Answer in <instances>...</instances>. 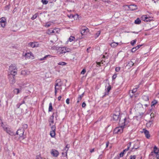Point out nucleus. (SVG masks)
I'll return each mask as SVG.
<instances>
[{
    "label": "nucleus",
    "mask_w": 159,
    "mask_h": 159,
    "mask_svg": "<svg viewBox=\"0 0 159 159\" xmlns=\"http://www.w3.org/2000/svg\"><path fill=\"white\" fill-rule=\"evenodd\" d=\"M126 119L124 118L122 121L119 120V124L120 126L116 127L114 130V132L116 134H120L123 132L124 126L125 125V121Z\"/></svg>",
    "instance_id": "obj_1"
},
{
    "label": "nucleus",
    "mask_w": 159,
    "mask_h": 159,
    "mask_svg": "<svg viewBox=\"0 0 159 159\" xmlns=\"http://www.w3.org/2000/svg\"><path fill=\"white\" fill-rule=\"evenodd\" d=\"M56 50L57 51V52L59 55L65 53L66 52H69L71 51L70 48L65 47H56Z\"/></svg>",
    "instance_id": "obj_2"
},
{
    "label": "nucleus",
    "mask_w": 159,
    "mask_h": 159,
    "mask_svg": "<svg viewBox=\"0 0 159 159\" xmlns=\"http://www.w3.org/2000/svg\"><path fill=\"white\" fill-rule=\"evenodd\" d=\"M24 130L23 129H19L17 131L16 134L19 136L20 141L24 139L26 137L25 135H24Z\"/></svg>",
    "instance_id": "obj_3"
},
{
    "label": "nucleus",
    "mask_w": 159,
    "mask_h": 159,
    "mask_svg": "<svg viewBox=\"0 0 159 159\" xmlns=\"http://www.w3.org/2000/svg\"><path fill=\"white\" fill-rule=\"evenodd\" d=\"M150 116H151L150 120L146 124L147 127H151L153 125V121L154 117V114L151 113Z\"/></svg>",
    "instance_id": "obj_4"
},
{
    "label": "nucleus",
    "mask_w": 159,
    "mask_h": 159,
    "mask_svg": "<svg viewBox=\"0 0 159 159\" xmlns=\"http://www.w3.org/2000/svg\"><path fill=\"white\" fill-rule=\"evenodd\" d=\"M63 85V83L61 79H57L55 83V87L56 88H58L59 89H61V86Z\"/></svg>",
    "instance_id": "obj_5"
},
{
    "label": "nucleus",
    "mask_w": 159,
    "mask_h": 159,
    "mask_svg": "<svg viewBox=\"0 0 159 159\" xmlns=\"http://www.w3.org/2000/svg\"><path fill=\"white\" fill-rule=\"evenodd\" d=\"M23 55L25 57L26 59L32 60L34 58V57L31 52L25 53V54L23 53Z\"/></svg>",
    "instance_id": "obj_6"
},
{
    "label": "nucleus",
    "mask_w": 159,
    "mask_h": 159,
    "mask_svg": "<svg viewBox=\"0 0 159 159\" xmlns=\"http://www.w3.org/2000/svg\"><path fill=\"white\" fill-rule=\"evenodd\" d=\"M56 127L55 125H52L51 127V131L50 135L52 137H54L55 135Z\"/></svg>",
    "instance_id": "obj_7"
},
{
    "label": "nucleus",
    "mask_w": 159,
    "mask_h": 159,
    "mask_svg": "<svg viewBox=\"0 0 159 159\" xmlns=\"http://www.w3.org/2000/svg\"><path fill=\"white\" fill-rule=\"evenodd\" d=\"M6 22V19L4 17L0 18V22L1 23V26L2 27H4Z\"/></svg>",
    "instance_id": "obj_8"
},
{
    "label": "nucleus",
    "mask_w": 159,
    "mask_h": 159,
    "mask_svg": "<svg viewBox=\"0 0 159 159\" xmlns=\"http://www.w3.org/2000/svg\"><path fill=\"white\" fill-rule=\"evenodd\" d=\"M138 88V87H136L134 89L131 91V93L130 92H129V94L130 95V96L131 97H132L134 96H135V97H136V96L135 95V94H134V93H135L137 91Z\"/></svg>",
    "instance_id": "obj_9"
},
{
    "label": "nucleus",
    "mask_w": 159,
    "mask_h": 159,
    "mask_svg": "<svg viewBox=\"0 0 159 159\" xmlns=\"http://www.w3.org/2000/svg\"><path fill=\"white\" fill-rule=\"evenodd\" d=\"M51 154L54 157H57L59 154L58 151L54 149H52L51 152Z\"/></svg>",
    "instance_id": "obj_10"
},
{
    "label": "nucleus",
    "mask_w": 159,
    "mask_h": 159,
    "mask_svg": "<svg viewBox=\"0 0 159 159\" xmlns=\"http://www.w3.org/2000/svg\"><path fill=\"white\" fill-rule=\"evenodd\" d=\"M142 132L144 133V134L147 138H149L150 136L149 132L148 130H147L145 129H143Z\"/></svg>",
    "instance_id": "obj_11"
},
{
    "label": "nucleus",
    "mask_w": 159,
    "mask_h": 159,
    "mask_svg": "<svg viewBox=\"0 0 159 159\" xmlns=\"http://www.w3.org/2000/svg\"><path fill=\"white\" fill-rule=\"evenodd\" d=\"M37 43V42H34L29 43L28 45L31 47L34 48L38 46L39 44Z\"/></svg>",
    "instance_id": "obj_12"
},
{
    "label": "nucleus",
    "mask_w": 159,
    "mask_h": 159,
    "mask_svg": "<svg viewBox=\"0 0 159 159\" xmlns=\"http://www.w3.org/2000/svg\"><path fill=\"white\" fill-rule=\"evenodd\" d=\"M89 31L88 28L86 27L82 29L81 31H80L81 34L82 35H83L85 33H87Z\"/></svg>",
    "instance_id": "obj_13"
},
{
    "label": "nucleus",
    "mask_w": 159,
    "mask_h": 159,
    "mask_svg": "<svg viewBox=\"0 0 159 159\" xmlns=\"http://www.w3.org/2000/svg\"><path fill=\"white\" fill-rule=\"evenodd\" d=\"M9 79L10 83L11 84H13L15 82V79L14 77H11V75H9Z\"/></svg>",
    "instance_id": "obj_14"
},
{
    "label": "nucleus",
    "mask_w": 159,
    "mask_h": 159,
    "mask_svg": "<svg viewBox=\"0 0 159 159\" xmlns=\"http://www.w3.org/2000/svg\"><path fill=\"white\" fill-rule=\"evenodd\" d=\"M57 36L54 35L51 37L50 41L52 43H54L57 40Z\"/></svg>",
    "instance_id": "obj_15"
},
{
    "label": "nucleus",
    "mask_w": 159,
    "mask_h": 159,
    "mask_svg": "<svg viewBox=\"0 0 159 159\" xmlns=\"http://www.w3.org/2000/svg\"><path fill=\"white\" fill-rule=\"evenodd\" d=\"M54 116L53 115L51 116L48 120V122L49 124L50 125H51L52 124H53L54 123Z\"/></svg>",
    "instance_id": "obj_16"
},
{
    "label": "nucleus",
    "mask_w": 159,
    "mask_h": 159,
    "mask_svg": "<svg viewBox=\"0 0 159 159\" xmlns=\"http://www.w3.org/2000/svg\"><path fill=\"white\" fill-rule=\"evenodd\" d=\"M119 113H117V114H114L113 115V120L114 121L117 120L119 118Z\"/></svg>",
    "instance_id": "obj_17"
},
{
    "label": "nucleus",
    "mask_w": 159,
    "mask_h": 159,
    "mask_svg": "<svg viewBox=\"0 0 159 159\" xmlns=\"http://www.w3.org/2000/svg\"><path fill=\"white\" fill-rule=\"evenodd\" d=\"M16 70H17L16 65L12 64L10 66L9 68V72Z\"/></svg>",
    "instance_id": "obj_18"
},
{
    "label": "nucleus",
    "mask_w": 159,
    "mask_h": 159,
    "mask_svg": "<svg viewBox=\"0 0 159 159\" xmlns=\"http://www.w3.org/2000/svg\"><path fill=\"white\" fill-rule=\"evenodd\" d=\"M129 8L132 11L134 10L137 9V6L134 4L131 5L129 6Z\"/></svg>",
    "instance_id": "obj_19"
},
{
    "label": "nucleus",
    "mask_w": 159,
    "mask_h": 159,
    "mask_svg": "<svg viewBox=\"0 0 159 159\" xmlns=\"http://www.w3.org/2000/svg\"><path fill=\"white\" fill-rule=\"evenodd\" d=\"M141 46H142V45H139L136 47L133 48L131 49V52H135Z\"/></svg>",
    "instance_id": "obj_20"
},
{
    "label": "nucleus",
    "mask_w": 159,
    "mask_h": 159,
    "mask_svg": "<svg viewBox=\"0 0 159 159\" xmlns=\"http://www.w3.org/2000/svg\"><path fill=\"white\" fill-rule=\"evenodd\" d=\"M17 70L10 71L9 72L10 73V75H11V77H14L17 73Z\"/></svg>",
    "instance_id": "obj_21"
},
{
    "label": "nucleus",
    "mask_w": 159,
    "mask_h": 159,
    "mask_svg": "<svg viewBox=\"0 0 159 159\" xmlns=\"http://www.w3.org/2000/svg\"><path fill=\"white\" fill-rule=\"evenodd\" d=\"M119 45L118 43L113 42L110 44L111 47L112 48H115L118 45Z\"/></svg>",
    "instance_id": "obj_22"
},
{
    "label": "nucleus",
    "mask_w": 159,
    "mask_h": 159,
    "mask_svg": "<svg viewBox=\"0 0 159 159\" xmlns=\"http://www.w3.org/2000/svg\"><path fill=\"white\" fill-rule=\"evenodd\" d=\"M154 153L156 154H158V153L159 152V150L157 149V148L156 146H155L154 148Z\"/></svg>",
    "instance_id": "obj_23"
},
{
    "label": "nucleus",
    "mask_w": 159,
    "mask_h": 159,
    "mask_svg": "<svg viewBox=\"0 0 159 159\" xmlns=\"http://www.w3.org/2000/svg\"><path fill=\"white\" fill-rule=\"evenodd\" d=\"M111 86L109 85L107 88V91L105 93L104 95L103 96L108 94L109 92L110 91L111 89Z\"/></svg>",
    "instance_id": "obj_24"
},
{
    "label": "nucleus",
    "mask_w": 159,
    "mask_h": 159,
    "mask_svg": "<svg viewBox=\"0 0 159 159\" xmlns=\"http://www.w3.org/2000/svg\"><path fill=\"white\" fill-rule=\"evenodd\" d=\"M84 94V93H83L82 94H81V95H80L79 96L78 98V100L77 101V103L79 102L81 100Z\"/></svg>",
    "instance_id": "obj_25"
},
{
    "label": "nucleus",
    "mask_w": 159,
    "mask_h": 159,
    "mask_svg": "<svg viewBox=\"0 0 159 159\" xmlns=\"http://www.w3.org/2000/svg\"><path fill=\"white\" fill-rule=\"evenodd\" d=\"M131 142H129V145H128V146H127V148L126 149H124L123 151V152H124V153L126 151H128L129 148H130V146H131Z\"/></svg>",
    "instance_id": "obj_26"
},
{
    "label": "nucleus",
    "mask_w": 159,
    "mask_h": 159,
    "mask_svg": "<svg viewBox=\"0 0 159 159\" xmlns=\"http://www.w3.org/2000/svg\"><path fill=\"white\" fill-rule=\"evenodd\" d=\"M141 21L140 19L138 18L134 21V23L136 24H139L141 23Z\"/></svg>",
    "instance_id": "obj_27"
},
{
    "label": "nucleus",
    "mask_w": 159,
    "mask_h": 159,
    "mask_svg": "<svg viewBox=\"0 0 159 159\" xmlns=\"http://www.w3.org/2000/svg\"><path fill=\"white\" fill-rule=\"evenodd\" d=\"M142 97L143 99L145 101H147L149 100L148 97L147 96L144 95Z\"/></svg>",
    "instance_id": "obj_28"
},
{
    "label": "nucleus",
    "mask_w": 159,
    "mask_h": 159,
    "mask_svg": "<svg viewBox=\"0 0 159 159\" xmlns=\"http://www.w3.org/2000/svg\"><path fill=\"white\" fill-rule=\"evenodd\" d=\"M48 57H51V56L50 55H46L44 57L40 59H39V60L40 61H42V60H45Z\"/></svg>",
    "instance_id": "obj_29"
},
{
    "label": "nucleus",
    "mask_w": 159,
    "mask_h": 159,
    "mask_svg": "<svg viewBox=\"0 0 159 159\" xmlns=\"http://www.w3.org/2000/svg\"><path fill=\"white\" fill-rule=\"evenodd\" d=\"M13 92L14 93H16V94H17L20 93V90L18 89H15L14 90Z\"/></svg>",
    "instance_id": "obj_30"
},
{
    "label": "nucleus",
    "mask_w": 159,
    "mask_h": 159,
    "mask_svg": "<svg viewBox=\"0 0 159 159\" xmlns=\"http://www.w3.org/2000/svg\"><path fill=\"white\" fill-rule=\"evenodd\" d=\"M52 109V104L51 103H50L49 104L48 111H51Z\"/></svg>",
    "instance_id": "obj_31"
},
{
    "label": "nucleus",
    "mask_w": 159,
    "mask_h": 159,
    "mask_svg": "<svg viewBox=\"0 0 159 159\" xmlns=\"http://www.w3.org/2000/svg\"><path fill=\"white\" fill-rule=\"evenodd\" d=\"M137 41V40L135 39L134 40H133L130 42V44L132 46H134V44H135L136 42Z\"/></svg>",
    "instance_id": "obj_32"
},
{
    "label": "nucleus",
    "mask_w": 159,
    "mask_h": 159,
    "mask_svg": "<svg viewBox=\"0 0 159 159\" xmlns=\"http://www.w3.org/2000/svg\"><path fill=\"white\" fill-rule=\"evenodd\" d=\"M68 145H66V147H65V149H64V151H66V156H67V151L68 150V149H69V147H68Z\"/></svg>",
    "instance_id": "obj_33"
},
{
    "label": "nucleus",
    "mask_w": 159,
    "mask_h": 159,
    "mask_svg": "<svg viewBox=\"0 0 159 159\" xmlns=\"http://www.w3.org/2000/svg\"><path fill=\"white\" fill-rule=\"evenodd\" d=\"M75 39V37L74 36H71L70 37L69 39V41L70 42H72V41L74 40Z\"/></svg>",
    "instance_id": "obj_34"
},
{
    "label": "nucleus",
    "mask_w": 159,
    "mask_h": 159,
    "mask_svg": "<svg viewBox=\"0 0 159 159\" xmlns=\"http://www.w3.org/2000/svg\"><path fill=\"white\" fill-rule=\"evenodd\" d=\"M52 33H54L53 30L52 29H49L47 31V33L48 34H50Z\"/></svg>",
    "instance_id": "obj_35"
},
{
    "label": "nucleus",
    "mask_w": 159,
    "mask_h": 159,
    "mask_svg": "<svg viewBox=\"0 0 159 159\" xmlns=\"http://www.w3.org/2000/svg\"><path fill=\"white\" fill-rule=\"evenodd\" d=\"M59 65H61L62 66L65 65L66 64V63L64 62H60L58 63Z\"/></svg>",
    "instance_id": "obj_36"
},
{
    "label": "nucleus",
    "mask_w": 159,
    "mask_h": 159,
    "mask_svg": "<svg viewBox=\"0 0 159 159\" xmlns=\"http://www.w3.org/2000/svg\"><path fill=\"white\" fill-rule=\"evenodd\" d=\"M142 18L143 20L146 21V19H148V17L146 16H143L142 17Z\"/></svg>",
    "instance_id": "obj_37"
},
{
    "label": "nucleus",
    "mask_w": 159,
    "mask_h": 159,
    "mask_svg": "<svg viewBox=\"0 0 159 159\" xmlns=\"http://www.w3.org/2000/svg\"><path fill=\"white\" fill-rule=\"evenodd\" d=\"M157 101L156 100H153V101H152V106H154V105H155L156 104H157Z\"/></svg>",
    "instance_id": "obj_38"
},
{
    "label": "nucleus",
    "mask_w": 159,
    "mask_h": 159,
    "mask_svg": "<svg viewBox=\"0 0 159 159\" xmlns=\"http://www.w3.org/2000/svg\"><path fill=\"white\" fill-rule=\"evenodd\" d=\"M42 2L43 4H47L48 3V1L46 0H42Z\"/></svg>",
    "instance_id": "obj_39"
},
{
    "label": "nucleus",
    "mask_w": 159,
    "mask_h": 159,
    "mask_svg": "<svg viewBox=\"0 0 159 159\" xmlns=\"http://www.w3.org/2000/svg\"><path fill=\"white\" fill-rule=\"evenodd\" d=\"M101 33V31H98L96 34H95V36L96 38H97V37H98V36Z\"/></svg>",
    "instance_id": "obj_40"
},
{
    "label": "nucleus",
    "mask_w": 159,
    "mask_h": 159,
    "mask_svg": "<svg viewBox=\"0 0 159 159\" xmlns=\"http://www.w3.org/2000/svg\"><path fill=\"white\" fill-rule=\"evenodd\" d=\"M128 64L130 66H133L134 65V63L132 61H130L129 62Z\"/></svg>",
    "instance_id": "obj_41"
},
{
    "label": "nucleus",
    "mask_w": 159,
    "mask_h": 159,
    "mask_svg": "<svg viewBox=\"0 0 159 159\" xmlns=\"http://www.w3.org/2000/svg\"><path fill=\"white\" fill-rule=\"evenodd\" d=\"M23 126L24 129H26L28 127V125L26 124H24L23 125Z\"/></svg>",
    "instance_id": "obj_42"
},
{
    "label": "nucleus",
    "mask_w": 159,
    "mask_h": 159,
    "mask_svg": "<svg viewBox=\"0 0 159 159\" xmlns=\"http://www.w3.org/2000/svg\"><path fill=\"white\" fill-rule=\"evenodd\" d=\"M136 156L135 155H131L130 157V159H135Z\"/></svg>",
    "instance_id": "obj_43"
},
{
    "label": "nucleus",
    "mask_w": 159,
    "mask_h": 159,
    "mask_svg": "<svg viewBox=\"0 0 159 159\" xmlns=\"http://www.w3.org/2000/svg\"><path fill=\"white\" fill-rule=\"evenodd\" d=\"M37 17V15L36 14L34 15L31 18V19L33 20H34Z\"/></svg>",
    "instance_id": "obj_44"
},
{
    "label": "nucleus",
    "mask_w": 159,
    "mask_h": 159,
    "mask_svg": "<svg viewBox=\"0 0 159 159\" xmlns=\"http://www.w3.org/2000/svg\"><path fill=\"white\" fill-rule=\"evenodd\" d=\"M59 89H58V88H56L55 87V96L56 95L57 93V90Z\"/></svg>",
    "instance_id": "obj_45"
},
{
    "label": "nucleus",
    "mask_w": 159,
    "mask_h": 159,
    "mask_svg": "<svg viewBox=\"0 0 159 159\" xmlns=\"http://www.w3.org/2000/svg\"><path fill=\"white\" fill-rule=\"evenodd\" d=\"M86 72V70L85 69H83L81 72V74L82 75L84 74Z\"/></svg>",
    "instance_id": "obj_46"
},
{
    "label": "nucleus",
    "mask_w": 159,
    "mask_h": 159,
    "mask_svg": "<svg viewBox=\"0 0 159 159\" xmlns=\"http://www.w3.org/2000/svg\"><path fill=\"white\" fill-rule=\"evenodd\" d=\"M120 68L119 67H116V68L115 69V70L116 72L119 71H120Z\"/></svg>",
    "instance_id": "obj_47"
},
{
    "label": "nucleus",
    "mask_w": 159,
    "mask_h": 159,
    "mask_svg": "<svg viewBox=\"0 0 159 159\" xmlns=\"http://www.w3.org/2000/svg\"><path fill=\"white\" fill-rule=\"evenodd\" d=\"M50 25L51 24L50 23H47L45 24V26L48 27H49L50 26Z\"/></svg>",
    "instance_id": "obj_48"
},
{
    "label": "nucleus",
    "mask_w": 159,
    "mask_h": 159,
    "mask_svg": "<svg viewBox=\"0 0 159 159\" xmlns=\"http://www.w3.org/2000/svg\"><path fill=\"white\" fill-rule=\"evenodd\" d=\"M68 16L70 18H72L74 17V16L73 14H70L69 15H68Z\"/></svg>",
    "instance_id": "obj_49"
},
{
    "label": "nucleus",
    "mask_w": 159,
    "mask_h": 159,
    "mask_svg": "<svg viewBox=\"0 0 159 159\" xmlns=\"http://www.w3.org/2000/svg\"><path fill=\"white\" fill-rule=\"evenodd\" d=\"M70 99L69 98H67L66 99V103L67 104H69V103H70Z\"/></svg>",
    "instance_id": "obj_50"
},
{
    "label": "nucleus",
    "mask_w": 159,
    "mask_h": 159,
    "mask_svg": "<svg viewBox=\"0 0 159 159\" xmlns=\"http://www.w3.org/2000/svg\"><path fill=\"white\" fill-rule=\"evenodd\" d=\"M58 30H59L58 29H54L53 30L54 33H55L56 32L57 33Z\"/></svg>",
    "instance_id": "obj_51"
},
{
    "label": "nucleus",
    "mask_w": 159,
    "mask_h": 159,
    "mask_svg": "<svg viewBox=\"0 0 159 159\" xmlns=\"http://www.w3.org/2000/svg\"><path fill=\"white\" fill-rule=\"evenodd\" d=\"M22 104V103H19L18 104H17L16 105V107H17V108H19L20 106Z\"/></svg>",
    "instance_id": "obj_52"
},
{
    "label": "nucleus",
    "mask_w": 159,
    "mask_h": 159,
    "mask_svg": "<svg viewBox=\"0 0 159 159\" xmlns=\"http://www.w3.org/2000/svg\"><path fill=\"white\" fill-rule=\"evenodd\" d=\"M86 106V104L84 102H83L82 105V106L83 107H84Z\"/></svg>",
    "instance_id": "obj_53"
},
{
    "label": "nucleus",
    "mask_w": 159,
    "mask_h": 159,
    "mask_svg": "<svg viewBox=\"0 0 159 159\" xmlns=\"http://www.w3.org/2000/svg\"><path fill=\"white\" fill-rule=\"evenodd\" d=\"M138 147L136 146L135 145H134L132 149L133 150L134 149H138Z\"/></svg>",
    "instance_id": "obj_54"
},
{
    "label": "nucleus",
    "mask_w": 159,
    "mask_h": 159,
    "mask_svg": "<svg viewBox=\"0 0 159 159\" xmlns=\"http://www.w3.org/2000/svg\"><path fill=\"white\" fill-rule=\"evenodd\" d=\"M124 152H123L120 153V157H122L123 156L124 154Z\"/></svg>",
    "instance_id": "obj_55"
},
{
    "label": "nucleus",
    "mask_w": 159,
    "mask_h": 159,
    "mask_svg": "<svg viewBox=\"0 0 159 159\" xmlns=\"http://www.w3.org/2000/svg\"><path fill=\"white\" fill-rule=\"evenodd\" d=\"M117 76L115 74L113 75L112 76V79H116V77Z\"/></svg>",
    "instance_id": "obj_56"
},
{
    "label": "nucleus",
    "mask_w": 159,
    "mask_h": 159,
    "mask_svg": "<svg viewBox=\"0 0 159 159\" xmlns=\"http://www.w3.org/2000/svg\"><path fill=\"white\" fill-rule=\"evenodd\" d=\"M148 19H146V21L148 22V21H150L151 20V19L150 18H148Z\"/></svg>",
    "instance_id": "obj_57"
},
{
    "label": "nucleus",
    "mask_w": 159,
    "mask_h": 159,
    "mask_svg": "<svg viewBox=\"0 0 159 159\" xmlns=\"http://www.w3.org/2000/svg\"><path fill=\"white\" fill-rule=\"evenodd\" d=\"M156 158L157 159H159V155L156 154Z\"/></svg>",
    "instance_id": "obj_58"
},
{
    "label": "nucleus",
    "mask_w": 159,
    "mask_h": 159,
    "mask_svg": "<svg viewBox=\"0 0 159 159\" xmlns=\"http://www.w3.org/2000/svg\"><path fill=\"white\" fill-rule=\"evenodd\" d=\"M61 96H59V97H58V99L59 101H60L61 99Z\"/></svg>",
    "instance_id": "obj_59"
},
{
    "label": "nucleus",
    "mask_w": 159,
    "mask_h": 159,
    "mask_svg": "<svg viewBox=\"0 0 159 159\" xmlns=\"http://www.w3.org/2000/svg\"><path fill=\"white\" fill-rule=\"evenodd\" d=\"M6 10L9 9V7L8 6H7L5 7Z\"/></svg>",
    "instance_id": "obj_60"
},
{
    "label": "nucleus",
    "mask_w": 159,
    "mask_h": 159,
    "mask_svg": "<svg viewBox=\"0 0 159 159\" xmlns=\"http://www.w3.org/2000/svg\"><path fill=\"white\" fill-rule=\"evenodd\" d=\"M36 159H43V158H42V157H37V158H36Z\"/></svg>",
    "instance_id": "obj_61"
},
{
    "label": "nucleus",
    "mask_w": 159,
    "mask_h": 159,
    "mask_svg": "<svg viewBox=\"0 0 159 159\" xmlns=\"http://www.w3.org/2000/svg\"><path fill=\"white\" fill-rule=\"evenodd\" d=\"M94 151V148L90 150V152L92 153Z\"/></svg>",
    "instance_id": "obj_62"
},
{
    "label": "nucleus",
    "mask_w": 159,
    "mask_h": 159,
    "mask_svg": "<svg viewBox=\"0 0 159 159\" xmlns=\"http://www.w3.org/2000/svg\"><path fill=\"white\" fill-rule=\"evenodd\" d=\"M109 142H107V143H106V147H107L108 146V145H109Z\"/></svg>",
    "instance_id": "obj_63"
},
{
    "label": "nucleus",
    "mask_w": 159,
    "mask_h": 159,
    "mask_svg": "<svg viewBox=\"0 0 159 159\" xmlns=\"http://www.w3.org/2000/svg\"><path fill=\"white\" fill-rule=\"evenodd\" d=\"M102 158V155H100V156H99V158L98 159H101Z\"/></svg>",
    "instance_id": "obj_64"
}]
</instances>
